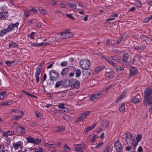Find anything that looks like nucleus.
Listing matches in <instances>:
<instances>
[{
	"label": "nucleus",
	"instance_id": "nucleus-1",
	"mask_svg": "<svg viewBox=\"0 0 152 152\" xmlns=\"http://www.w3.org/2000/svg\"><path fill=\"white\" fill-rule=\"evenodd\" d=\"M144 100L143 102L144 105H146L151 104L152 102V87L147 88L144 92Z\"/></svg>",
	"mask_w": 152,
	"mask_h": 152
},
{
	"label": "nucleus",
	"instance_id": "nucleus-2",
	"mask_svg": "<svg viewBox=\"0 0 152 152\" xmlns=\"http://www.w3.org/2000/svg\"><path fill=\"white\" fill-rule=\"evenodd\" d=\"M90 64V61L86 59H82L80 62V66L83 69H86L89 68Z\"/></svg>",
	"mask_w": 152,
	"mask_h": 152
},
{
	"label": "nucleus",
	"instance_id": "nucleus-3",
	"mask_svg": "<svg viewBox=\"0 0 152 152\" xmlns=\"http://www.w3.org/2000/svg\"><path fill=\"white\" fill-rule=\"evenodd\" d=\"M49 76L50 80L54 81L59 77V74L58 72L54 70H52L49 72Z\"/></svg>",
	"mask_w": 152,
	"mask_h": 152
},
{
	"label": "nucleus",
	"instance_id": "nucleus-4",
	"mask_svg": "<svg viewBox=\"0 0 152 152\" xmlns=\"http://www.w3.org/2000/svg\"><path fill=\"white\" fill-rule=\"evenodd\" d=\"M69 84L72 88H78L80 86V82L74 79H71L69 81Z\"/></svg>",
	"mask_w": 152,
	"mask_h": 152
},
{
	"label": "nucleus",
	"instance_id": "nucleus-5",
	"mask_svg": "<svg viewBox=\"0 0 152 152\" xmlns=\"http://www.w3.org/2000/svg\"><path fill=\"white\" fill-rule=\"evenodd\" d=\"M12 147L15 150L20 148H22L23 147V143L21 141L13 143L12 144Z\"/></svg>",
	"mask_w": 152,
	"mask_h": 152
},
{
	"label": "nucleus",
	"instance_id": "nucleus-6",
	"mask_svg": "<svg viewBox=\"0 0 152 152\" xmlns=\"http://www.w3.org/2000/svg\"><path fill=\"white\" fill-rule=\"evenodd\" d=\"M91 113L90 111H87L81 114L80 116L78 118L77 121L80 122L83 121L86 118V117L89 115Z\"/></svg>",
	"mask_w": 152,
	"mask_h": 152
},
{
	"label": "nucleus",
	"instance_id": "nucleus-7",
	"mask_svg": "<svg viewBox=\"0 0 152 152\" xmlns=\"http://www.w3.org/2000/svg\"><path fill=\"white\" fill-rule=\"evenodd\" d=\"M62 33L63 38H68L73 36V34L69 30H67Z\"/></svg>",
	"mask_w": 152,
	"mask_h": 152
},
{
	"label": "nucleus",
	"instance_id": "nucleus-8",
	"mask_svg": "<svg viewBox=\"0 0 152 152\" xmlns=\"http://www.w3.org/2000/svg\"><path fill=\"white\" fill-rule=\"evenodd\" d=\"M13 124L14 126L16 127V131L19 133H23L25 132L24 129L22 127L18 126L17 122H15Z\"/></svg>",
	"mask_w": 152,
	"mask_h": 152
},
{
	"label": "nucleus",
	"instance_id": "nucleus-9",
	"mask_svg": "<svg viewBox=\"0 0 152 152\" xmlns=\"http://www.w3.org/2000/svg\"><path fill=\"white\" fill-rule=\"evenodd\" d=\"M19 25V24L18 22H17L15 24H10L7 28L8 31L9 32L14 30L15 28H17L18 27Z\"/></svg>",
	"mask_w": 152,
	"mask_h": 152
},
{
	"label": "nucleus",
	"instance_id": "nucleus-10",
	"mask_svg": "<svg viewBox=\"0 0 152 152\" xmlns=\"http://www.w3.org/2000/svg\"><path fill=\"white\" fill-rule=\"evenodd\" d=\"M116 85V83H113L107 87L103 88L102 90V92L103 93L104 92L105 93H106L108 91L111 90L113 89Z\"/></svg>",
	"mask_w": 152,
	"mask_h": 152
},
{
	"label": "nucleus",
	"instance_id": "nucleus-11",
	"mask_svg": "<svg viewBox=\"0 0 152 152\" xmlns=\"http://www.w3.org/2000/svg\"><path fill=\"white\" fill-rule=\"evenodd\" d=\"M115 148L118 152H120L122 149V145L119 141L116 142L114 144Z\"/></svg>",
	"mask_w": 152,
	"mask_h": 152
},
{
	"label": "nucleus",
	"instance_id": "nucleus-12",
	"mask_svg": "<svg viewBox=\"0 0 152 152\" xmlns=\"http://www.w3.org/2000/svg\"><path fill=\"white\" fill-rule=\"evenodd\" d=\"M104 94L103 93H96L92 94L90 97V99L91 100H94L100 97L102 94Z\"/></svg>",
	"mask_w": 152,
	"mask_h": 152
},
{
	"label": "nucleus",
	"instance_id": "nucleus-13",
	"mask_svg": "<svg viewBox=\"0 0 152 152\" xmlns=\"http://www.w3.org/2000/svg\"><path fill=\"white\" fill-rule=\"evenodd\" d=\"M65 105V104L63 103H59L58 105V107L61 110L67 112L69 111V110L64 106Z\"/></svg>",
	"mask_w": 152,
	"mask_h": 152
},
{
	"label": "nucleus",
	"instance_id": "nucleus-14",
	"mask_svg": "<svg viewBox=\"0 0 152 152\" xmlns=\"http://www.w3.org/2000/svg\"><path fill=\"white\" fill-rule=\"evenodd\" d=\"M126 93V91H124L122 93L121 95L116 100L115 102L118 103V102H121L125 97Z\"/></svg>",
	"mask_w": 152,
	"mask_h": 152
},
{
	"label": "nucleus",
	"instance_id": "nucleus-15",
	"mask_svg": "<svg viewBox=\"0 0 152 152\" xmlns=\"http://www.w3.org/2000/svg\"><path fill=\"white\" fill-rule=\"evenodd\" d=\"M138 72L136 68L132 67L130 70V75L133 76L138 74Z\"/></svg>",
	"mask_w": 152,
	"mask_h": 152
},
{
	"label": "nucleus",
	"instance_id": "nucleus-16",
	"mask_svg": "<svg viewBox=\"0 0 152 152\" xmlns=\"http://www.w3.org/2000/svg\"><path fill=\"white\" fill-rule=\"evenodd\" d=\"M14 132L12 131H8L3 132L2 136L3 137H7L8 136L13 135Z\"/></svg>",
	"mask_w": 152,
	"mask_h": 152
},
{
	"label": "nucleus",
	"instance_id": "nucleus-17",
	"mask_svg": "<svg viewBox=\"0 0 152 152\" xmlns=\"http://www.w3.org/2000/svg\"><path fill=\"white\" fill-rule=\"evenodd\" d=\"M133 137L132 135L130 132H127L125 133V138L126 142L129 141V139Z\"/></svg>",
	"mask_w": 152,
	"mask_h": 152
},
{
	"label": "nucleus",
	"instance_id": "nucleus-18",
	"mask_svg": "<svg viewBox=\"0 0 152 152\" xmlns=\"http://www.w3.org/2000/svg\"><path fill=\"white\" fill-rule=\"evenodd\" d=\"M7 12H0V19H4L6 18L8 16Z\"/></svg>",
	"mask_w": 152,
	"mask_h": 152
},
{
	"label": "nucleus",
	"instance_id": "nucleus-19",
	"mask_svg": "<svg viewBox=\"0 0 152 152\" xmlns=\"http://www.w3.org/2000/svg\"><path fill=\"white\" fill-rule=\"evenodd\" d=\"M141 97L140 95L137 94L135 97L132 100V102L134 103H137L140 102Z\"/></svg>",
	"mask_w": 152,
	"mask_h": 152
},
{
	"label": "nucleus",
	"instance_id": "nucleus-20",
	"mask_svg": "<svg viewBox=\"0 0 152 152\" xmlns=\"http://www.w3.org/2000/svg\"><path fill=\"white\" fill-rule=\"evenodd\" d=\"M105 68V66L103 65L96 67L95 69V71L96 73H99L103 70Z\"/></svg>",
	"mask_w": 152,
	"mask_h": 152
},
{
	"label": "nucleus",
	"instance_id": "nucleus-21",
	"mask_svg": "<svg viewBox=\"0 0 152 152\" xmlns=\"http://www.w3.org/2000/svg\"><path fill=\"white\" fill-rule=\"evenodd\" d=\"M129 55L128 54H125L123 55V64H125L128 61L129 59Z\"/></svg>",
	"mask_w": 152,
	"mask_h": 152
},
{
	"label": "nucleus",
	"instance_id": "nucleus-22",
	"mask_svg": "<svg viewBox=\"0 0 152 152\" xmlns=\"http://www.w3.org/2000/svg\"><path fill=\"white\" fill-rule=\"evenodd\" d=\"M106 76L107 79L110 80L113 78L114 76V73L113 72H111L110 73L107 72L106 73Z\"/></svg>",
	"mask_w": 152,
	"mask_h": 152
},
{
	"label": "nucleus",
	"instance_id": "nucleus-23",
	"mask_svg": "<svg viewBox=\"0 0 152 152\" xmlns=\"http://www.w3.org/2000/svg\"><path fill=\"white\" fill-rule=\"evenodd\" d=\"M55 37L56 41H58L61 40L62 39H63L62 38V33H59L56 34Z\"/></svg>",
	"mask_w": 152,
	"mask_h": 152
},
{
	"label": "nucleus",
	"instance_id": "nucleus-24",
	"mask_svg": "<svg viewBox=\"0 0 152 152\" xmlns=\"http://www.w3.org/2000/svg\"><path fill=\"white\" fill-rule=\"evenodd\" d=\"M44 144L45 147H47L49 148H56V145L55 144H50L48 143L47 142H45L44 143Z\"/></svg>",
	"mask_w": 152,
	"mask_h": 152
},
{
	"label": "nucleus",
	"instance_id": "nucleus-25",
	"mask_svg": "<svg viewBox=\"0 0 152 152\" xmlns=\"http://www.w3.org/2000/svg\"><path fill=\"white\" fill-rule=\"evenodd\" d=\"M124 103H122L120 104L119 105V109L121 112H124L125 110Z\"/></svg>",
	"mask_w": 152,
	"mask_h": 152
},
{
	"label": "nucleus",
	"instance_id": "nucleus-26",
	"mask_svg": "<svg viewBox=\"0 0 152 152\" xmlns=\"http://www.w3.org/2000/svg\"><path fill=\"white\" fill-rule=\"evenodd\" d=\"M76 10H83V6L79 3H77L76 4Z\"/></svg>",
	"mask_w": 152,
	"mask_h": 152
},
{
	"label": "nucleus",
	"instance_id": "nucleus-27",
	"mask_svg": "<svg viewBox=\"0 0 152 152\" xmlns=\"http://www.w3.org/2000/svg\"><path fill=\"white\" fill-rule=\"evenodd\" d=\"M17 43L14 42L12 41L9 44V46L10 48H15L17 47Z\"/></svg>",
	"mask_w": 152,
	"mask_h": 152
},
{
	"label": "nucleus",
	"instance_id": "nucleus-28",
	"mask_svg": "<svg viewBox=\"0 0 152 152\" xmlns=\"http://www.w3.org/2000/svg\"><path fill=\"white\" fill-rule=\"evenodd\" d=\"M104 59L108 62V63L109 64L112 65L114 67H115L117 66V64L111 60H109L106 58H105Z\"/></svg>",
	"mask_w": 152,
	"mask_h": 152
},
{
	"label": "nucleus",
	"instance_id": "nucleus-29",
	"mask_svg": "<svg viewBox=\"0 0 152 152\" xmlns=\"http://www.w3.org/2000/svg\"><path fill=\"white\" fill-rule=\"evenodd\" d=\"M9 32L7 28L4 29L0 31V36L3 37L7 33Z\"/></svg>",
	"mask_w": 152,
	"mask_h": 152
},
{
	"label": "nucleus",
	"instance_id": "nucleus-30",
	"mask_svg": "<svg viewBox=\"0 0 152 152\" xmlns=\"http://www.w3.org/2000/svg\"><path fill=\"white\" fill-rule=\"evenodd\" d=\"M69 72V69L68 68H66L63 69L61 72V74L63 75H66Z\"/></svg>",
	"mask_w": 152,
	"mask_h": 152
},
{
	"label": "nucleus",
	"instance_id": "nucleus-31",
	"mask_svg": "<svg viewBox=\"0 0 152 152\" xmlns=\"http://www.w3.org/2000/svg\"><path fill=\"white\" fill-rule=\"evenodd\" d=\"M41 142V140L39 138H36L34 139L33 144H35L36 145H39Z\"/></svg>",
	"mask_w": 152,
	"mask_h": 152
},
{
	"label": "nucleus",
	"instance_id": "nucleus-32",
	"mask_svg": "<svg viewBox=\"0 0 152 152\" xmlns=\"http://www.w3.org/2000/svg\"><path fill=\"white\" fill-rule=\"evenodd\" d=\"M64 149L66 152H70L71 151V148L68 147L67 143L64 144Z\"/></svg>",
	"mask_w": 152,
	"mask_h": 152
},
{
	"label": "nucleus",
	"instance_id": "nucleus-33",
	"mask_svg": "<svg viewBox=\"0 0 152 152\" xmlns=\"http://www.w3.org/2000/svg\"><path fill=\"white\" fill-rule=\"evenodd\" d=\"M6 94V92L5 91H3L0 93V100H2L4 99Z\"/></svg>",
	"mask_w": 152,
	"mask_h": 152
},
{
	"label": "nucleus",
	"instance_id": "nucleus-34",
	"mask_svg": "<svg viewBox=\"0 0 152 152\" xmlns=\"http://www.w3.org/2000/svg\"><path fill=\"white\" fill-rule=\"evenodd\" d=\"M96 123H94L92 125V126L90 127H88L86 128V130L87 132L90 131L91 130L93 129L96 125Z\"/></svg>",
	"mask_w": 152,
	"mask_h": 152
},
{
	"label": "nucleus",
	"instance_id": "nucleus-35",
	"mask_svg": "<svg viewBox=\"0 0 152 152\" xmlns=\"http://www.w3.org/2000/svg\"><path fill=\"white\" fill-rule=\"evenodd\" d=\"M75 146H78L80 147V148L81 150H82L83 149L85 148L86 147V145L84 144H75Z\"/></svg>",
	"mask_w": 152,
	"mask_h": 152
},
{
	"label": "nucleus",
	"instance_id": "nucleus-36",
	"mask_svg": "<svg viewBox=\"0 0 152 152\" xmlns=\"http://www.w3.org/2000/svg\"><path fill=\"white\" fill-rule=\"evenodd\" d=\"M122 39L121 38H120L118 40H116V41L114 40L113 41V46H115H115V45L116 44H119L120 42H121L122 41Z\"/></svg>",
	"mask_w": 152,
	"mask_h": 152
},
{
	"label": "nucleus",
	"instance_id": "nucleus-37",
	"mask_svg": "<svg viewBox=\"0 0 152 152\" xmlns=\"http://www.w3.org/2000/svg\"><path fill=\"white\" fill-rule=\"evenodd\" d=\"M34 139V138L31 136H29L26 138V140L28 143H33Z\"/></svg>",
	"mask_w": 152,
	"mask_h": 152
},
{
	"label": "nucleus",
	"instance_id": "nucleus-38",
	"mask_svg": "<svg viewBox=\"0 0 152 152\" xmlns=\"http://www.w3.org/2000/svg\"><path fill=\"white\" fill-rule=\"evenodd\" d=\"M134 139L133 137L130 139H129V141L126 142L129 145H133L134 144Z\"/></svg>",
	"mask_w": 152,
	"mask_h": 152
},
{
	"label": "nucleus",
	"instance_id": "nucleus-39",
	"mask_svg": "<svg viewBox=\"0 0 152 152\" xmlns=\"http://www.w3.org/2000/svg\"><path fill=\"white\" fill-rule=\"evenodd\" d=\"M81 74V71L79 69H77L76 70L75 75L77 77H79Z\"/></svg>",
	"mask_w": 152,
	"mask_h": 152
},
{
	"label": "nucleus",
	"instance_id": "nucleus-40",
	"mask_svg": "<svg viewBox=\"0 0 152 152\" xmlns=\"http://www.w3.org/2000/svg\"><path fill=\"white\" fill-rule=\"evenodd\" d=\"M62 81H58L55 85V88H58L62 85Z\"/></svg>",
	"mask_w": 152,
	"mask_h": 152
},
{
	"label": "nucleus",
	"instance_id": "nucleus-41",
	"mask_svg": "<svg viewBox=\"0 0 152 152\" xmlns=\"http://www.w3.org/2000/svg\"><path fill=\"white\" fill-rule=\"evenodd\" d=\"M41 68H39V66H37V69H36L35 75H39L41 72Z\"/></svg>",
	"mask_w": 152,
	"mask_h": 152
},
{
	"label": "nucleus",
	"instance_id": "nucleus-42",
	"mask_svg": "<svg viewBox=\"0 0 152 152\" xmlns=\"http://www.w3.org/2000/svg\"><path fill=\"white\" fill-rule=\"evenodd\" d=\"M102 124L104 127L107 128L109 127V122L106 121H102Z\"/></svg>",
	"mask_w": 152,
	"mask_h": 152
},
{
	"label": "nucleus",
	"instance_id": "nucleus-43",
	"mask_svg": "<svg viewBox=\"0 0 152 152\" xmlns=\"http://www.w3.org/2000/svg\"><path fill=\"white\" fill-rule=\"evenodd\" d=\"M12 103V101L11 100H9L1 104V105H7L11 104Z\"/></svg>",
	"mask_w": 152,
	"mask_h": 152
},
{
	"label": "nucleus",
	"instance_id": "nucleus-44",
	"mask_svg": "<svg viewBox=\"0 0 152 152\" xmlns=\"http://www.w3.org/2000/svg\"><path fill=\"white\" fill-rule=\"evenodd\" d=\"M64 129H65L64 127L62 126H60L57 128V131L58 132H62L64 131Z\"/></svg>",
	"mask_w": 152,
	"mask_h": 152
},
{
	"label": "nucleus",
	"instance_id": "nucleus-45",
	"mask_svg": "<svg viewBox=\"0 0 152 152\" xmlns=\"http://www.w3.org/2000/svg\"><path fill=\"white\" fill-rule=\"evenodd\" d=\"M31 8L29 9V10L33 12L34 13H36L37 12V10L34 7H31Z\"/></svg>",
	"mask_w": 152,
	"mask_h": 152
},
{
	"label": "nucleus",
	"instance_id": "nucleus-46",
	"mask_svg": "<svg viewBox=\"0 0 152 152\" xmlns=\"http://www.w3.org/2000/svg\"><path fill=\"white\" fill-rule=\"evenodd\" d=\"M142 136L140 134H138L136 137V139L137 142H138L140 141L142 139Z\"/></svg>",
	"mask_w": 152,
	"mask_h": 152
},
{
	"label": "nucleus",
	"instance_id": "nucleus-47",
	"mask_svg": "<svg viewBox=\"0 0 152 152\" xmlns=\"http://www.w3.org/2000/svg\"><path fill=\"white\" fill-rule=\"evenodd\" d=\"M68 6L70 8H73L74 9H76V4H73L72 3H69L68 4Z\"/></svg>",
	"mask_w": 152,
	"mask_h": 152
},
{
	"label": "nucleus",
	"instance_id": "nucleus-48",
	"mask_svg": "<svg viewBox=\"0 0 152 152\" xmlns=\"http://www.w3.org/2000/svg\"><path fill=\"white\" fill-rule=\"evenodd\" d=\"M24 16L26 17H27L30 15V12L26 10H24Z\"/></svg>",
	"mask_w": 152,
	"mask_h": 152
},
{
	"label": "nucleus",
	"instance_id": "nucleus-49",
	"mask_svg": "<svg viewBox=\"0 0 152 152\" xmlns=\"http://www.w3.org/2000/svg\"><path fill=\"white\" fill-rule=\"evenodd\" d=\"M22 115H14L12 117V119L15 120H18L22 117Z\"/></svg>",
	"mask_w": 152,
	"mask_h": 152
},
{
	"label": "nucleus",
	"instance_id": "nucleus-50",
	"mask_svg": "<svg viewBox=\"0 0 152 152\" xmlns=\"http://www.w3.org/2000/svg\"><path fill=\"white\" fill-rule=\"evenodd\" d=\"M43 151L41 148L38 147L37 148H35L34 152H42Z\"/></svg>",
	"mask_w": 152,
	"mask_h": 152
},
{
	"label": "nucleus",
	"instance_id": "nucleus-51",
	"mask_svg": "<svg viewBox=\"0 0 152 152\" xmlns=\"http://www.w3.org/2000/svg\"><path fill=\"white\" fill-rule=\"evenodd\" d=\"M35 33L34 32H32L30 34L28 35V36L30 37V38L31 39H34V35L35 34Z\"/></svg>",
	"mask_w": 152,
	"mask_h": 152
},
{
	"label": "nucleus",
	"instance_id": "nucleus-52",
	"mask_svg": "<svg viewBox=\"0 0 152 152\" xmlns=\"http://www.w3.org/2000/svg\"><path fill=\"white\" fill-rule=\"evenodd\" d=\"M110 148L109 146H106L103 150V152H109L110 151Z\"/></svg>",
	"mask_w": 152,
	"mask_h": 152
},
{
	"label": "nucleus",
	"instance_id": "nucleus-53",
	"mask_svg": "<svg viewBox=\"0 0 152 152\" xmlns=\"http://www.w3.org/2000/svg\"><path fill=\"white\" fill-rule=\"evenodd\" d=\"M67 63L66 61H62L60 64L62 66H65L67 65Z\"/></svg>",
	"mask_w": 152,
	"mask_h": 152
},
{
	"label": "nucleus",
	"instance_id": "nucleus-54",
	"mask_svg": "<svg viewBox=\"0 0 152 152\" xmlns=\"http://www.w3.org/2000/svg\"><path fill=\"white\" fill-rule=\"evenodd\" d=\"M40 13L43 15H45L47 14L46 11L43 9H42L40 10Z\"/></svg>",
	"mask_w": 152,
	"mask_h": 152
},
{
	"label": "nucleus",
	"instance_id": "nucleus-55",
	"mask_svg": "<svg viewBox=\"0 0 152 152\" xmlns=\"http://www.w3.org/2000/svg\"><path fill=\"white\" fill-rule=\"evenodd\" d=\"M75 151H80L81 152V151H83V150H81L80 148V147H78V146H75Z\"/></svg>",
	"mask_w": 152,
	"mask_h": 152
},
{
	"label": "nucleus",
	"instance_id": "nucleus-56",
	"mask_svg": "<svg viewBox=\"0 0 152 152\" xmlns=\"http://www.w3.org/2000/svg\"><path fill=\"white\" fill-rule=\"evenodd\" d=\"M66 16L68 17L69 18H71V19L74 20L75 19V18H74L72 15L71 14H66Z\"/></svg>",
	"mask_w": 152,
	"mask_h": 152
},
{
	"label": "nucleus",
	"instance_id": "nucleus-57",
	"mask_svg": "<svg viewBox=\"0 0 152 152\" xmlns=\"http://www.w3.org/2000/svg\"><path fill=\"white\" fill-rule=\"evenodd\" d=\"M14 61H6L5 62V64H6L7 65L9 66H10L12 64L14 63Z\"/></svg>",
	"mask_w": 152,
	"mask_h": 152
},
{
	"label": "nucleus",
	"instance_id": "nucleus-58",
	"mask_svg": "<svg viewBox=\"0 0 152 152\" xmlns=\"http://www.w3.org/2000/svg\"><path fill=\"white\" fill-rule=\"evenodd\" d=\"M103 143L102 142H101L98 144L95 147V148L98 149L100 148V147H101L103 145Z\"/></svg>",
	"mask_w": 152,
	"mask_h": 152
},
{
	"label": "nucleus",
	"instance_id": "nucleus-59",
	"mask_svg": "<svg viewBox=\"0 0 152 152\" xmlns=\"http://www.w3.org/2000/svg\"><path fill=\"white\" fill-rule=\"evenodd\" d=\"M112 51L116 53H121V51L115 49H113L112 50Z\"/></svg>",
	"mask_w": 152,
	"mask_h": 152
},
{
	"label": "nucleus",
	"instance_id": "nucleus-60",
	"mask_svg": "<svg viewBox=\"0 0 152 152\" xmlns=\"http://www.w3.org/2000/svg\"><path fill=\"white\" fill-rule=\"evenodd\" d=\"M114 59H113V60H114L117 62H120V60L118 58L117 56H115L114 58H113Z\"/></svg>",
	"mask_w": 152,
	"mask_h": 152
},
{
	"label": "nucleus",
	"instance_id": "nucleus-61",
	"mask_svg": "<svg viewBox=\"0 0 152 152\" xmlns=\"http://www.w3.org/2000/svg\"><path fill=\"white\" fill-rule=\"evenodd\" d=\"M143 149L142 147L141 146H139L137 149L138 152H142Z\"/></svg>",
	"mask_w": 152,
	"mask_h": 152
},
{
	"label": "nucleus",
	"instance_id": "nucleus-62",
	"mask_svg": "<svg viewBox=\"0 0 152 152\" xmlns=\"http://www.w3.org/2000/svg\"><path fill=\"white\" fill-rule=\"evenodd\" d=\"M4 147L3 146H0V152H3V151H6L7 152H8L7 150H3Z\"/></svg>",
	"mask_w": 152,
	"mask_h": 152
},
{
	"label": "nucleus",
	"instance_id": "nucleus-63",
	"mask_svg": "<svg viewBox=\"0 0 152 152\" xmlns=\"http://www.w3.org/2000/svg\"><path fill=\"white\" fill-rule=\"evenodd\" d=\"M39 75H35V78H36V81L37 83H38L39 81Z\"/></svg>",
	"mask_w": 152,
	"mask_h": 152
},
{
	"label": "nucleus",
	"instance_id": "nucleus-64",
	"mask_svg": "<svg viewBox=\"0 0 152 152\" xmlns=\"http://www.w3.org/2000/svg\"><path fill=\"white\" fill-rule=\"evenodd\" d=\"M60 6L61 8H66V5L64 4H60Z\"/></svg>",
	"mask_w": 152,
	"mask_h": 152
}]
</instances>
